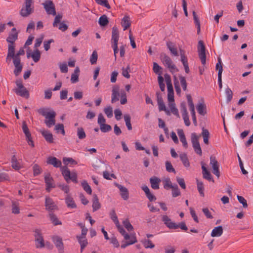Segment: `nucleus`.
<instances>
[{"label": "nucleus", "mask_w": 253, "mask_h": 253, "mask_svg": "<svg viewBox=\"0 0 253 253\" xmlns=\"http://www.w3.org/2000/svg\"><path fill=\"white\" fill-rule=\"evenodd\" d=\"M47 163L52 165L54 167L60 168L62 174L67 183H69L70 180L75 183H78L77 174L75 172H71L66 166L62 167L61 161L56 157H48L47 160Z\"/></svg>", "instance_id": "1"}, {"label": "nucleus", "mask_w": 253, "mask_h": 253, "mask_svg": "<svg viewBox=\"0 0 253 253\" xmlns=\"http://www.w3.org/2000/svg\"><path fill=\"white\" fill-rule=\"evenodd\" d=\"M48 110V108H40L38 112L45 118L44 123L46 126L51 127L55 124L56 113L53 110Z\"/></svg>", "instance_id": "2"}, {"label": "nucleus", "mask_w": 253, "mask_h": 253, "mask_svg": "<svg viewBox=\"0 0 253 253\" xmlns=\"http://www.w3.org/2000/svg\"><path fill=\"white\" fill-rule=\"evenodd\" d=\"M118 231L124 236V239L126 241L123 242L121 245V248L125 249L127 246L132 245L137 242L136 237L134 235H129L127 233L123 227L120 225V223L116 224Z\"/></svg>", "instance_id": "3"}, {"label": "nucleus", "mask_w": 253, "mask_h": 253, "mask_svg": "<svg viewBox=\"0 0 253 253\" xmlns=\"http://www.w3.org/2000/svg\"><path fill=\"white\" fill-rule=\"evenodd\" d=\"M161 59L166 67L168 68L171 73L178 71L175 65L173 63L171 59L166 54L161 55Z\"/></svg>", "instance_id": "4"}, {"label": "nucleus", "mask_w": 253, "mask_h": 253, "mask_svg": "<svg viewBox=\"0 0 253 253\" xmlns=\"http://www.w3.org/2000/svg\"><path fill=\"white\" fill-rule=\"evenodd\" d=\"M32 0H25V5L23 6L20 11V15L24 17H28L34 12V7L31 6Z\"/></svg>", "instance_id": "5"}, {"label": "nucleus", "mask_w": 253, "mask_h": 253, "mask_svg": "<svg viewBox=\"0 0 253 253\" xmlns=\"http://www.w3.org/2000/svg\"><path fill=\"white\" fill-rule=\"evenodd\" d=\"M199 136L196 133L193 132L191 134V142L195 152L201 156L202 155V151L199 142Z\"/></svg>", "instance_id": "6"}, {"label": "nucleus", "mask_w": 253, "mask_h": 253, "mask_svg": "<svg viewBox=\"0 0 253 253\" xmlns=\"http://www.w3.org/2000/svg\"><path fill=\"white\" fill-rule=\"evenodd\" d=\"M34 237L36 242V247L37 248H42L44 247L45 244L42 235V231L40 229H36L34 231Z\"/></svg>", "instance_id": "7"}, {"label": "nucleus", "mask_w": 253, "mask_h": 253, "mask_svg": "<svg viewBox=\"0 0 253 253\" xmlns=\"http://www.w3.org/2000/svg\"><path fill=\"white\" fill-rule=\"evenodd\" d=\"M15 83L17 88L15 89V92L20 96L28 98L29 96V92L23 86L22 81L21 80H17Z\"/></svg>", "instance_id": "8"}, {"label": "nucleus", "mask_w": 253, "mask_h": 253, "mask_svg": "<svg viewBox=\"0 0 253 253\" xmlns=\"http://www.w3.org/2000/svg\"><path fill=\"white\" fill-rule=\"evenodd\" d=\"M205 46L202 41L198 42V55L201 60V63L203 65H205L206 62V56L205 53Z\"/></svg>", "instance_id": "9"}, {"label": "nucleus", "mask_w": 253, "mask_h": 253, "mask_svg": "<svg viewBox=\"0 0 253 253\" xmlns=\"http://www.w3.org/2000/svg\"><path fill=\"white\" fill-rule=\"evenodd\" d=\"M42 5L47 14L56 15L55 7L52 1L47 0L42 3Z\"/></svg>", "instance_id": "10"}, {"label": "nucleus", "mask_w": 253, "mask_h": 253, "mask_svg": "<svg viewBox=\"0 0 253 253\" xmlns=\"http://www.w3.org/2000/svg\"><path fill=\"white\" fill-rule=\"evenodd\" d=\"M51 239L59 253H63L64 252V244L62 238L57 235H53L51 237Z\"/></svg>", "instance_id": "11"}, {"label": "nucleus", "mask_w": 253, "mask_h": 253, "mask_svg": "<svg viewBox=\"0 0 253 253\" xmlns=\"http://www.w3.org/2000/svg\"><path fill=\"white\" fill-rule=\"evenodd\" d=\"M189 110L191 112L192 120L195 126L197 125V120L196 117V113L195 111V107L192 97L190 94H188L186 96Z\"/></svg>", "instance_id": "12"}, {"label": "nucleus", "mask_w": 253, "mask_h": 253, "mask_svg": "<svg viewBox=\"0 0 253 253\" xmlns=\"http://www.w3.org/2000/svg\"><path fill=\"white\" fill-rule=\"evenodd\" d=\"M45 209L51 212L58 209L57 206L55 204L52 198L49 196H46L45 198Z\"/></svg>", "instance_id": "13"}, {"label": "nucleus", "mask_w": 253, "mask_h": 253, "mask_svg": "<svg viewBox=\"0 0 253 253\" xmlns=\"http://www.w3.org/2000/svg\"><path fill=\"white\" fill-rule=\"evenodd\" d=\"M44 181L46 185V190L49 192L51 188L55 187V184L50 174L46 173L44 176Z\"/></svg>", "instance_id": "14"}, {"label": "nucleus", "mask_w": 253, "mask_h": 253, "mask_svg": "<svg viewBox=\"0 0 253 253\" xmlns=\"http://www.w3.org/2000/svg\"><path fill=\"white\" fill-rule=\"evenodd\" d=\"M210 165L211 166L212 168V172L213 173V174H215L217 177H219L220 176L219 164L214 156H211Z\"/></svg>", "instance_id": "15"}, {"label": "nucleus", "mask_w": 253, "mask_h": 253, "mask_svg": "<svg viewBox=\"0 0 253 253\" xmlns=\"http://www.w3.org/2000/svg\"><path fill=\"white\" fill-rule=\"evenodd\" d=\"M162 220L164 224L169 229H176V223L172 221L171 219L168 215H163Z\"/></svg>", "instance_id": "16"}, {"label": "nucleus", "mask_w": 253, "mask_h": 253, "mask_svg": "<svg viewBox=\"0 0 253 253\" xmlns=\"http://www.w3.org/2000/svg\"><path fill=\"white\" fill-rule=\"evenodd\" d=\"M181 111L182 113V115L183 117V119L184 120L185 125L186 126H189L190 125V122L189 119L188 114L187 111V109L186 107V105L185 103H181Z\"/></svg>", "instance_id": "17"}, {"label": "nucleus", "mask_w": 253, "mask_h": 253, "mask_svg": "<svg viewBox=\"0 0 253 253\" xmlns=\"http://www.w3.org/2000/svg\"><path fill=\"white\" fill-rule=\"evenodd\" d=\"M15 54L14 44H9L8 45L7 55L6 58V62H10L11 58H12L13 60L15 57Z\"/></svg>", "instance_id": "18"}, {"label": "nucleus", "mask_w": 253, "mask_h": 253, "mask_svg": "<svg viewBox=\"0 0 253 253\" xmlns=\"http://www.w3.org/2000/svg\"><path fill=\"white\" fill-rule=\"evenodd\" d=\"M157 100L160 111H165L167 112V114H169V111H167L165 104L163 101V98L159 92L156 93Z\"/></svg>", "instance_id": "19"}, {"label": "nucleus", "mask_w": 253, "mask_h": 253, "mask_svg": "<svg viewBox=\"0 0 253 253\" xmlns=\"http://www.w3.org/2000/svg\"><path fill=\"white\" fill-rule=\"evenodd\" d=\"M119 39V32L116 27H113L112 28L111 42L112 45L118 44Z\"/></svg>", "instance_id": "20"}, {"label": "nucleus", "mask_w": 253, "mask_h": 253, "mask_svg": "<svg viewBox=\"0 0 253 253\" xmlns=\"http://www.w3.org/2000/svg\"><path fill=\"white\" fill-rule=\"evenodd\" d=\"M13 63L15 67L14 73L16 76H17L21 72L22 70V65L21 64V59H14Z\"/></svg>", "instance_id": "21"}, {"label": "nucleus", "mask_w": 253, "mask_h": 253, "mask_svg": "<svg viewBox=\"0 0 253 253\" xmlns=\"http://www.w3.org/2000/svg\"><path fill=\"white\" fill-rule=\"evenodd\" d=\"M201 164L203 177L209 181L211 180L213 182L214 181L212 178V176L210 172L208 171V170L205 167V164L203 162H202Z\"/></svg>", "instance_id": "22"}, {"label": "nucleus", "mask_w": 253, "mask_h": 253, "mask_svg": "<svg viewBox=\"0 0 253 253\" xmlns=\"http://www.w3.org/2000/svg\"><path fill=\"white\" fill-rule=\"evenodd\" d=\"M120 96V91L118 86L114 87L112 89V93L111 96V102L114 103L119 100Z\"/></svg>", "instance_id": "23"}, {"label": "nucleus", "mask_w": 253, "mask_h": 253, "mask_svg": "<svg viewBox=\"0 0 253 253\" xmlns=\"http://www.w3.org/2000/svg\"><path fill=\"white\" fill-rule=\"evenodd\" d=\"M150 182L152 188L155 190L159 189V184L161 182V179L156 176H153L150 178Z\"/></svg>", "instance_id": "24"}, {"label": "nucleus", "mask_w": 253, "mask_h": 253, "mask_svg": "<svg viewBox=\"0 0 253 253\" xmlns=\"http://www.w3.org/2000/svg\"><path fill=\"white\" fill-rule=\"evenodd\" d=\"M65 203L68 208L75 209L77 208V205L73 199V198L70 195H67L65 198Z\"/></svg>", "instance_id": "25"}, {"label": "nucleus", "mask_w": 253, "mask_h": 253, "mask_svg": "<svg viewBox=\"0 0 253 253\" xmlns=\"http://www.w3.org/2000/svg\"><path fill=\"white\" fill-rule=\"evenodd\" d=\"M117 186L120 191L122 198L125 200H127L128 198V191L127 188L120 184H117Z\"/></svg>", "instance_id": "26"}, {"label": "nucleus", "mask_w": 253, "mask_h": 253, "mask_svg": "<svg viewBox=\"0 0 253 253\" xmlns=\"http://www.w3.org/2000/svg\"><path fill=\"white\" fill-rule=\"evenodd\" d=\"M30 56L32 58L33 61L37 63L40 59L41 52L38 49L34 50L31 54L30 52H27V57L29 58Z\"/></svg>", "instance_id": "27"}, {"label": "nucleus", "mask_w": 253, "mask_h": 253, "mask_svg": "<svg viewBox=\"0 0 253 253\" xmlns=\"http://www.w3.org/2000/svg\"><path fill=\"white\" fill-rule=\"evenodd\" d=\"M223 233V228L221 226H218L214 227L211 231V236L212 237H220Z\"/></svg>", "instance_id": "28"}, {"label": "nucleus", "mask_w": 253, "mask_h": 253, "mask_svg": "<svg viewBox=\"0 0 253 253\" xmlns=\"http://www.w3.org/2000/svg\"><path fill=\"white\" fill-rule=\"evenodd\" d=\"M92 207L93 212L97 211L101 208V205L96 194H94L93 197Z\"/></svg>", "instance_id": "29"}, {"label": "nucleus", "mask_w": 253, "mask_h": 253, "mask_svg": "<svg viewBox=\"0 0 253 253\" xmlns=\"http://www.w3.org/2000/svg\"><path fill=\"white\" fill-rule=\"evenodd\" d=\"M49 217L50 220L54 225L56 226L62 224L61 221L59 220L57 216L53 212H50L49 213Z\"/></svg>", "instance_id": "30"}, {"label": "nucleus", "mask_w": 253, "mask_h": 253, "mask_svg": "<svg viewBox=\"0 0 253 253\" xmlns=\"http://www.w3.org/2000/svg\"><path fill=\"white\" fill-rule=\"evenodd\" d=\"M42 134L47 142L49 143L53 142V135L49 131L43 130L42 131Z\"/></svg>", "instance_id": "31"}, {"label": "nucleus", "mask_w": 253, "mask_h": 253, "mask_svg": "<svg viewBox=\"0 0 253 253\" xmlns=\"http://www.w3.org/2000/svg\"><path fill=\"white\" fill-rule=\"evenodd\" d=\"M197 110L199 114L204 116L206 114V106L203 103H199L197 106Z\"/></svg>", "instance_id": "32"}, {"label": "nucleus", "mask_w": 253, "mask_h": 253, "mask_svg": "<svg viewBox=\"0 0 253 253\" xmlns=\"http://www.w3.org/2000/svg\"><path fill=\"white\" fill-rule=\"evenodd\" d=\"M121 25L124 28V30H126L130 25L129 17L127 16H125L122 20Z\"/></svg>", "instance_id": "33"}, {"label": "nucleus", "mask_w": 253, "mask_h": 253, "mask_svg": "<svg viewBox=\"0 0 253 253\" xmlns=\"http://www.w3.org/2000/svg\"><path fill=\"white\" fill-rule=\"evenodd\" d=\"M167 45L169 49L170 50L171 54L174 56L178 55V52L177 48L175 47L173 43L171 42H167Z\"/></svg>", "instance_id": "34"}, {"label": "nucleus", "mask_w": 253, "mask_h": 253, "mask_svg": "<svg viewBox=\"0 0 253 253\" xmlns=\"http://www.w3.org/2000/svg\"><path fill=\"white\" fill-rule=\"evenodd\" d=\"M79 72L80 69L78 67H77L74 70V73L71 75V81L72 83L74 84L78 81Z\"/></svg>", "instance_id": "35"}, {"label": "nucleus", "mask_w": 253, "mask_h": 253, "mask_svg": "<svg viewBox=\"0 0 253 253\" xmlns=\"http://www.w3.org/2000/svg\"><path fill=\"white\" fill-rule=\"evenodd\" d=\"M11 164L12 168L15 170H19L21 168L15 155H13L11 158Z\"/></svg>", "instance_id": "36"}, {"label": "nucleus", "mask_w": 253, "mask_h": 253, "mask_svg": "<svg viewBox=\"0 0 253 253\" xmlns=\"http://www.w3.org/2000/svg\"><path fill=\"white\" fill-rule=\"evenodd\" d=\"M18 34L17 33L10 34L6 39V41L10 44H14L15 41L17 39Z\"/></svg>", "instance_id": "37"}, {"label": "nucleus", "mask_w": 253, "mask_h": 253, "mask_svg": "<svg viewBox=\"0 0 253 253\" xmlns=\"http://www.w3.org/2000/svg\"><path fill=\"white\" fill-rule=\"evenodd\" d=\"M11 212L14 214H18L20 213L19 203L18 202L12 201L11 205Z\"/></svg>", "instance_id": "38"}, {"label": "nucleus", "mask_w": 253, "mask_h": 253, "mask_svg": "<svg viewBox=\"0 0 253 253\" xmlns=\"http://www.w3.org/2000/svg\"><path fill=\"white\" fill-rule=\"evenodd\" d=\"M202 135L203 137L204 142L206 144H209V138L210 135V133L208 129H205L203 128Z\"/></svg>", "instance_id": "39"}, {"label": "nucleus", "mask_w": 253, "mask_h": 253, "mask_svg": "<svg viewBox=\"0 0 253 253\" xmlns=\"http://www.w3.org/2000/svg\"><path fill=\"white\" fill-rule=\"evenodd\" d=\"M180 159L182 162L183 165L185 167H189L190 166V164L189 162V160L187 158V156L186 154H182L180 155Z\"/></svg>", "instance_id": "40"}, {"label": "nucleus", "mask_w": 253, "mask_h": 253, "mask_svg": "<svg viewBox=\"0 0 253 253\" xmlns=\"http://www.w3.org/2000/svg\"><path fill=\"white\" fill-rule=\"evenodd\" d=\"M77 135L80 139H83L86 137L85 131L82 127H79L77 128Z\"/></svg>", "instance_id": "41"}, {"label": "nucleus", "mask_w": 253, "mask_h": 253, "mask_svg": "<svg viewBox=\"0 0 253 253\" xmlns=\"http://www.w3.org/2000/svg\"><path fill=\"white\" fill-rule=\"evenodd\" d=\"M193 15L194 23L197 28V34H199L200 32V22L198 19V17H197L196 12L194 11H193Z\"/></svg>", "instance_id": "42"}, {"label": "nucleus", "mask_w": 253, "mask_h": 253, "mask_svg": "<svg viewBox=\"0 0 253 253\" xmlns=\"http://www.w3.org/2000/svg\"><path fill=\"white\" fill-rule=\"evenodd\" d=\"M82 186L84 190L88 194L91 195L92 193V190L90 186L88 184L87 182L85 180H84L82 182Z\"/></svg>", "instance_id": "43"}, {"label": "nucleus", "mask_w": 253, "mask_h": 253, "mask_svg": "<svg viewBox=\"0 0 253 253\" xmlns=\"http://www.w3.org/2000/svg\"><path fill=\"white\" fill-rule=\"evenodd\" d=\"M99 24L101 26H105L109 23L108 17L106 15H103L99 19Z\"/></svg>", "instance_id": "44"}, {"label": "nucleus", "mask_w": 253, "mask_h": 253, "mask_svg": "<svg viewBox=\"0 0 253 253\" xmlns=\"http://www.w3.org/2000/svg\"><path fill=\"white\" fill-rule=\"evenodd\" d=\"M124 120L126 123V125L128 130H130L132 129V126L130 122L131 118L129 115L126 114L124 115Z\"/></svg>", "instance_id": "45"}, {"label": "nucleus", "mask_w": 253, "mask_h": 253, "mask_svg": "<svg viewBox=\"0 0 253 253\" xmlns=\"http://www.w3.org/2000/svg\"><path fill=\"white\" fill-rule=\"evenodd\" d=\"M109 215L110 218L114 221L115 225H119V221L118 220V217L116 215L115 210L113 209L109 213Z\"/></svg>", "instance_id": "46"}, {"label": "nucleus", "mask_w": 253, "mask_h": 253, "mask_svg": "<svg viewBox=\"0 0 253 253\" xmlns=\"http://www.w3.org/2000/svg\"><path fill=\"white\" fill-rule=\"evenodd\" d=\"M120 96H121V100H120V103L122 105H124L127 102V98H126V91L122 89L120 91Z\"/></svg>", "instance_id": "47"}, {"label": "nucleus", "mask_w": 253, "mask_h": 253, "mask_svg": "<svg viewBox=\"0 0 253 253\" xmlns=\"http://www.w3.org/2000/svg\"><path fill=\"white\" fill-rule=\"evenodd\" d=\"M22 130L25 134L26 139H29L31 136L29 128L25 122L22 124Z\"/></svg>", "instance_id": "48"}, {"label": "nucleus", "mask_w": 253, "mask_h": 253, "mask_svg": "<svg viewBox=\"0 0 253 253\" xmlns=\"http://www.w3.org/2000/svg\"><path fill=\"white\" fill-rule=\"evenodd\" d=\"M197 189L198 190L202 196H204V184L201 181H199L198 180H197Z\"/></svg>", "instance_id": "49"}, {"label": "nucleus", "mask_w": 253, "mask_h": 253, "mask_svg": "<svg viewBox=\"0 0 253 253\" xmlns=\"http://www.w3.org/2000/svg\"><path fill=\"white\" fill-rule=\"evenodd\" d=\"M171 189L173 197H176L180 195V191L177 184H173V187Z\"/></svg>", "instance_id": "50"}, {"label": "nucleus", "mask_w": 253, "mask_h": 253, "mask_svg": "<svg viewBox=\"0 0 253 253\" xmlns=\"http://www.w3.org/2000/svg\"><path fill=\"white\" fill-rule=\"evenodd\" d=\"M225 95L226 97V101L229 102L231 101L233 97V92L231 89L227 87L225 89Z\"/></svg>", "instance_id": "51"}, {"label": "nucleus", "mask_w": 253, "mask_h": 253, "mask_svg": "<svg viewBox=\"0 0 253 253\" xmlns=\"http://www.w3.org/2000/svg\"><path fill=\"white\" fill-rule=\"evenodd\" d=\"M144 247L146 248L153 249L155 247V245L152 243V242L148 239H145L142 241Z\"/></svg>", "instance_id": "52"}, {"label": "nucleus", "mask_w": 253, "mask_h": 253, "mask_svg": "<svg viewBox=\"0 0 253 253\" xmlns=\"http://www.w3.org/2000/svg\"><path fill=\"white\" fill-rule=\"evenodd\" d=\"M98 59V54L96 51L94 50L93 51L90 57V62L92 65L95 64L96 63L97 60Z\"/></svg>", "instance_id": "53"}, {"label": "nucleus", "mask_w": 253, "mask_h": 253, "mask_svg": "<svg viewBox=\"0 0 253 253\" xmlns=\"http://www.w3.org/2000/svg\"><path fill=\"white\" fill-rule=\"evenodd\" d=\"M104 112L108 118H111L113 117V109L111 106H107L104 109Z\"/></svg>", "instance_id": "54"}, {"label": "nucleus", "mask_w": 253, "mask_h": 253, "mask_svg": "<svg viewBox=\"0 0 253 253\" xmlns=\"http://www.w3.org/2000/svg\"><path fill=\"white\" fill-rule=\"evenodd\" d=\"M100 129L102 132H107L111 130L112 127L108 124H102L100 126Z\"/></svg>", "instance_id": "55"}, {"label": "nucleus", "mask_w": 253, "mask_h": 253, "mask_svg": "<svg viewBox=\"0 0 253 253\" xmlns=\"http://www.w3.org/2000/svg\"><path fill=\"white\" fill-rule=\"evenodd\" d=\"M180 55L181 61L184 67L186 66H188L187 58V57L185 55L184 52L183 50H180Z\"/></svg>", "instance_id": "56"}, {"label": "nucleus", "mask_w": 253, "mask_h": 253, "mask_svg": "<svg viewBox=\"0 0 253 253\" xmlns=\"http://www.w3.org/2000/svg\"><path fill=\"white\" fill-rule=\"evenodd\" d=\"M63 162L66 165H68L69 164H71L72 165L77 164V162L72 158L65 157L63 159Z\"/></svg>", "instance_id": "57"}, {"label": "nucleus", "mask_w": 253, "mask_h": 253, "mask_svg": "<svg viewBox=\"0 0 253 253\" xmlns=\"http://www.w3.org/2000/svg\"><path fill=\"white\" fill-rule=\"evenodd\" d=\"M77 238H78V242H79L81 246H86L87 244V241L85 237L77 236Z\"/></svg>", "instance_id": "58"}, {"label": "nucleus", "mask_w": 253, "mask_h": 253, "mask_svg": "<svg viewBox=\"0 0 253 253\" xmlns=\"http://www.w3.org/2000/svg\"><path fill=\"white\" fill-rule=\"evenodd\" d=\"M216 69L218 71V76L222 75L223 69L221 65V60L220 58H218V62L216 64Z\"/></svg>", "instance_id": "59"}, {"label": "nucleus", "mask_w": 253, "mask_h": 253, "mask_svg": "<svg viewBox=\"0 0 253 253\" xmlns=\"http://www.w3.org/2000/svg\"><path fill=\"white\" fill-rule=\"evenodd\" d=\"M96 2L101 5L104 6L108 9L111 8L107 0H95Z\"/></svg>", "instance_id": "60"}, {"label": "nucleus", "mask_w": 253, "mask_h": 253, "mask_svg": "<svg viewBox=\"0 0 253 253\" xmlns=\"http://www.w3.org/2000/svg\"><path fill=\"white\" fill-rule=\"evenodd\" d=\"M123 225L125 226V227L128 231H131L133 229V227L132 226V225L130 224L129 220L126 219L123 222Z\"/></svg>", "instance_id": "61"}, {"label": "nucleus", "mask_w": 253, "mask_h": 253, "mask_svg": "<svg viewBox=\"0 0 253 253\" xmlns=\"http://www.w3.org/2000/svg\"><path fill=\"white\" fill-rule=\"evenodd\" d=\"M166 170L169 172H174L175 173V170L173 168L171 163L169 161L166 162Z\"/></svg>", "instance_id": "62"}, {"label": "nucleus", "mask_w": 253, "mask_h": 253, "mask_svg": "<svg viewBox=\"0 0 253 253\" xmlns=\"http://www.w3.org/2000/svg\"><path fill=\"white\" fill-rule=\"evenodd\" d=\"M173 187V184H172L169 178H167L164 180V187L165 189H171Z\"/></svg>", "instance_id": "63"}, {"label": "nucleus", "mask_w": 253, "mask_h": 253, "mask_svg": "<svg viewBox=\"0 0 253 253\" xmlns=\"http://www.w3.org/2000/svg\"><path fill=\"white\" fill-rule=\"evenodd\" d=\"M55 129L57 131V132H59V131L63 135H65V132L64 128V125L62 124H59L55 126Z\"/></svg>", "instance_id": "64"}]
</instances>
